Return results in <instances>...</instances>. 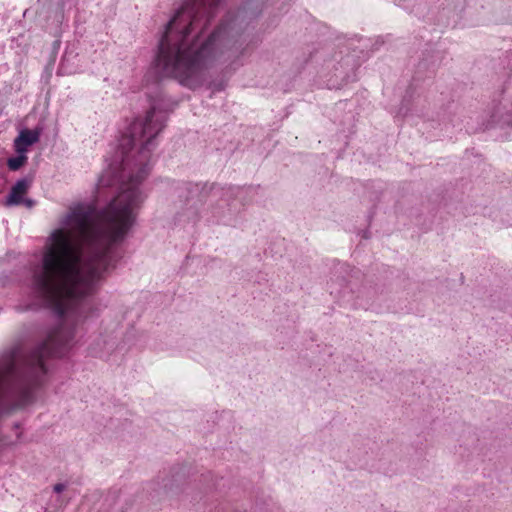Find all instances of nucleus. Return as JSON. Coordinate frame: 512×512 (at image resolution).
<instances>
[{
    "label": "nucleus",
    "mask_w": 512,
    "mask_h": 512,
    "mask_svg": "<svg viewBox=\"0 0 512 512\" xmlns=\"http://www.w3.org/2000/svg\"><path fill=\"white\" fill-rule=\"evenodd\" d=\"M66 486L63 483H57L54 485L53 490L56 493H61L65 490Z\"/></svg>",
    "instance_id": "7"
},
{
    "label": "nucleus",
    "mask_w": 512,
    "mask_h": 512,
    "mask_svg": "<svg viewBox=\"0 0 512 512\" xmlns=\"http://www.w3.org/2000/svg\"><path fill=\"white\" fill-rule=\"evenodd\" d=\"M92 353L96 356H102L105 353V349L101 347H93Z\"/></svg>",
    "instance_id": "9"
},
{
    "label": "nucleus",
    "mask_w": 512,
    "mask_h": 512,
    "mask_svg": "<svg viewBox=\"0 0 512 512\" xmlns=\"http://www.w3.org/2000/svg\"><path fill=\"white\" fill-rule=\"evenodd\" d=\"M346 285L347 281L341 275V273H335L328 282V289L330 291V294H334L335 296H341L345 292Z\"/></svg>",
    "instance_id": "5"
},
{
    "label": "nucleus",
    "mask_w": 512,
    "mask_h": 512,
    "mask_svg": "<svg viewBox=\"0 0 512 512\" xmlns=\"http://www.w3.org/2000/svg\"><path fill=\"white\" fill-rule=\"evenodd\" d=\"M505 125L512 126V101L494 105L489 112L488 120L483 123V129Z\"/></svg>",
    "instance_id": "3"
},
{
    "label": "nucleus",
    "mask_w": 512,
    "mask_h": 512,
    "mask_svg": "<svg viewBox=\"0 0 512 512\" xmlns=\"http://www.w3.org/2000/svg\"><path fill=\"white\" fill-rule=\"evenodd\" d=\"M17 156L10 157L7 160V166L11 171L19 170L28 160L26 152H16Z\"/></svg>",
    "instance_id": "6"
},
{
    "label": "nucleus",
    "mask_w": 512,
    "mask_h": 512,
    "mask_svg": "<svg viewBox=\"0 0 512 512\" xmlns=\"http://www.w3.org/2000/svg\"><path fill=\"white\" fill-rule=\"evenodd\" d=\"M104 344H105V346L109 345L110 347H113V343H108V342L104 341Z\"/></svg>",
    "instance_id": "10"
},
{
    "label": "nucleus",
    "mask_w": 512,
    "mask_h": 512,
    "mask_svg": "<svg viewBox=\"0 0 512 512\" xmlns=\"http://www.w3.org/2000/svg\"><path fill=\"white\" fill-rule=\"evenodd\" d=\"M224 194H225V196L229 197L230 195H232V192H231L230 190H227V191H225V193H224ZM227 201H228V198L223 199V200H222V203H221V204H219V206H220L221 208H223L224 206H230V204H229Z\"/></svg>",
    "instance_id": "8"
},
{
    "label": "nucleus",
    "mask_w": 512,
    "mask_h": 512,
    "mask_svg": "<svg viewBox=\"0 0 512 512\" xmlns=\"http://www.w3.org/2000/svg\"><path fill=\"white\" fill-rule=\"evenodd\" d=\"M41 131L38 129H22L14 139L13 146L16 152H28V147L37 143L40 139Z\"/></svg>",
    "instance_id": "4"
},
{
    "label": "nucleus",
    "mask_w": 512,
    "mask_h": 512,
    "mask_svg": "<svg viewBox=\"0 0 512 512\" xmlns=\"http://www.w3.org/2000/svg\"><path fill=\"white\" fill-rule=\"evenodd\" d=\"M222 0H185L165 24L155 58L157 72L180 84L200 87L219 63L234 69L245 50L242 33L247 10L229 13L208 32L214 12Z\"/></svg>",
    "instance_id": "1"
},
{
    "label": "nucleus",
    "mask_w": 512,
    "mask_h": 512,
    "mask_svg": "<svg viewBox=\"0 0 512 512\" xmlns=\"http://www.w3.org/2000/svg\"><path fill=\"white\" fill-rule=\"evenodd\" d=\"M31 183L32 179L27 177L17 180L16 183L12 186L11 191L5 200V205H24L27 208H32L35 205V201L33 199L24 197L29 187L31 186Z\"/></svg>",
    "instance_id": "2"
}]
</instances>
